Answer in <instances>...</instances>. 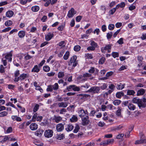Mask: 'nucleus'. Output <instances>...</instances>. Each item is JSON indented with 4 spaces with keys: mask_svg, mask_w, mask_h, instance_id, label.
Listing matches in <instances>:
<instances>
[{
    "mask_svg": "<svg viewBox=\"0 0 146 146\" xmlns=\"http://www.w3.org/2000/svg\"><path fill=\"white\" fill-rule=\"evenodd\" d=\"M70 53L69 51H67L66 52L63 56V58L65 60H67L69 56Z\"/></svg>",
    "mask_w": 146,
    "mask_h": 146,
    "instance_id": "nucleus-31",
    "label": "nucleus"
},
{
    "mask_svg": "<svg viewBox=\"0 0 146 146\" xmlns=\"http://www.w3.org/2000/svg\"><path fill=\"white\" fill-rule=\"evenodd\" d=\"M112 46V44H108L105 47H102L101 48V50L102 53H105L106 52V50H108V53H110L111 52V49Z\"/></svg>",
    "mask_w": 146,
    "mask_h": 146,
    "instance_id": "nucleus-4",
    "label": "nucleus"
},
{
    "mask_svg": "<svg viewBox=\"0 0 146 146\" xmlns=\"http://www.w3.org/2000/svg\"><path fill=\"white\" fill-rule=\"evenodd\" d=\"M30 128L32 130H35L38 128V125L35 123H32L30 125Z\"/></svg>",
    "mask_w": 146,
    "mask_h": 146,
    "instance_id": "nucleus-16",
    "label": "nucleus"
},
{
    "mask_svg": "<svg viewBox=\"0 0 146 146\" xmlns=\"http://www.w3.org/2000/svg\"><path fill=\"white\" fill-rule=\"evenodd\" d=\"M14 13L13 11L11 10H9L6 12V15L7 17L10 18L13 16Z\"/></svg>",
    "mask_w": 146,
    "mask_h": 146,
    "instance_id": "nucleus-17",
    "label": "nucleus"
},
{
    "mask_svg": "<svg viewBox=\"0 0 146 146\" xmlns=\"http://www.w3.org/2000/svg\"><path fill=\"white\" fill-rule=\"evenodd\" d=\"M107 108L110 110H112L115 109V108L112 104H110L107 106Z\"/></svg>",
    "mask_w": 146,
    "mask_h": 146,
    "instance_id": "nucleus-44",
    "label": "nucleus"
},
{
    "mask_svg": "<svg viewBox=\"0 0 146 146\" xmlns=\"http://www.w3.org/2000/svg\"><path fill=\"white\" fill-rule=\"evenodd\" d=\"M36 90L39 91L41 93L43 92V90L42 88L39 86H38L35 88Z\"/></svg>",
    "mask_w": 146,
    "mask_h": 146,
    "instance_id": "nucleus-62",
    "label": "nucleus"
},
{
    "mask_svg": "<svg viewBox=\"0 0 146 146\" xmlns=\"http://www.w3.org/2000/svg\"><path fill=\"white\" fill-rule=\"evenodd\" d=\"M105 59L104 57L101 58L99 61V63L101 64H103L105 61Z\"/></svg>",
    "mask_w": 146,
    "mask_h": 146,
    "instance_id": "nucleus-58",
    "label": "nucleus"
},
{
    "mask_svg": "<svg viewBox=\"0 0 146 146\" xmlns=\"http://www.w3.org/2000/svg\"><path fill=\"white\" fill-rule=\"evenodd\" d=\"M82 18V17L81 16H78L76 17V20L77 22H79Z\"/></svg>",
    "mask_w": 146,
    "mask_h": 146,
    "instance_id": "nucleus-63",
    "label": "nucleus"
},
{
    "mask_svg": "<svg viewBox=\"0 0 146 146\" xmlns=\"http://www.w3.org/2000/svg\"><path fill=\"white\" fill-rule=\"evenodd\" d=\"M80 129V127L78 124H76L74 129V130L73 132L74 133H77Z\"/></svg>",
    "mask_w": 146,
    "mask_h": 146,
    "instance_id": "nucleus-34",
    "label": "nucleus"
},
{
    "mask_svg": "<svg viewBox=\"0 0 146 146\" xmlns=\"http://www.w3.org/2000/svg\"><path fill=\"white\" fill-rule=\"evenodd\" d=\"M79 116L82 118L85 117L86 116H88V111L86 110H84L83 109H82L79 110L78 112Z\"/></svg>",
    "mask_w": 146,
    "mask_h": 146,
    "instance_id": "nucleus-3",
    "label": "nucleus"
},
{
    "mask_svg": "<svg viewBox=\"0 0 146 146\" xmlns=\"http://www.w3.org/2000/svg\"><path fill=\"white\" fill-rule=\"evenodd\" d=\"M51 86L53 90H57L59 88V86L57 83H55L54 85Z\"/></svg>",
    "mask_w": 146,
    "mask_h": 146,
    "instance_id": "nucleus-36",
    "label": "nucleus"
},
{
    "mask_svg": "<svg viewBox=\"0 0 146 146\" xmlns=\"http://www.w3.org/2000/svg\"><path fill=\"white\" fill-rule=\"evenodd\" d=\"M82 124L84 126H86L88 125L90 122L89 117L88 116H86L85 117L81 118Z\"/></svg>",
    "mask_w": 146,
    "mask_h": 146,
    "instance_id": "nucleus-5",
    "label": "nucleus"
},
{
    "mask_svg": "<svg viewBox=\"0 0 146 146\" xmlns=\"http://www.w3.org/2000/svg\"><path fill=\"white\" fill-rule=\"evenodd\" d=\"M55 74V73L54 72H50L48 73L47 74V75L48 76H49V77L53 76Z\"/></svg>",
    "mask_w": 146,
    "mask_h": 146,
    "instance_id": "nucleus-64",
    "label": "nucleus"
},
{
    "mask_svg": "<svg viewBox=\"0 0 146 146\" xmlns=\"http://www.w3.org/2000/svg\"><path fill=\"white\" fill-rule=\"evenodd\" d=\"M45 62V60H42L41 62L39 64L38 66L39 67V68L41 69V67L43 66V64Z\"/></svg>",
    "mask_w": 146,
    "mask_h": 146,
    "instance_id": "nucleus-61",
    "label": "nucleus"
},
{
    "mask_svg": "<svg viewBox=\"0 0 146 146\" xmlns=\"http://www.w3.org/2000/svg\"><path fill=\"white\" fill-rule=\"evenodd\" d=\"M66 89L68 92L70 91L71 89L74 91H79L80 90V88L74 85H71L67 87Z\"/></svg>",
    "mask_w": 146,
    "mask_h": 146,
    "instance_id": "nucleus-7",
    "label": "nucleus"
},
{
    "mask_svg": "<svg viewBox=\"0 0 146 146\" xmlns=\"http://www.w3.org/2000/svg\"><path fill=\"white\" fill-rule=\"evenodd\" d=\"M29 75L27 74L23 73L19 76L15 78L14 81L17 82L19 80H23L29 77Z\"/></svg>",
    "mask_w": 146,
    "mask_h": 146,
    "instance_id": "nucleus-2",
    "label": "nucleus"
},
{
    "mask_svg": "<svg viewBox=\"0 0 146 146\" xmlns=\"http://www.w3.org/2000/svg\"><path fill=\"white\" fill-rule=\"evenodd\" d=\"M138 105L139 108H145L146 105V104L142 101V99H140Z\"/></svg>",
    "mask_w": 146,
    "mask_h": 146,
    "instance_id": "nucleus-19",
    "label": "nucleus"
},
{
    "mask_svg": "<svg viewBox=\"0 0 146 146\" xmlns=\"http://www.w3.org/2000/svg\"><path fill=\"white\" fill-rule=\"evenodd\" d=\"M145 90L143 89H141L138 90L137 93V96L142 95L145 93Z\"/></svg>",
    "mask_w": 146,
    "mask_h": 146,
    "instance_id": "nucleus-25",
    "label": "nucleus"
},
{
    "mask_svg": "<svg viewBox=\"0 0 146 146\" xmlns=\"http://www.w3.org/2000/svg\"><path fill=\"white\" fill-rule=\"evenodd\" d=\"M81 47L79 45H76L74 47V50L76 51H78L80 49Z\"/></svg>",
    "mask_w": 146,
    "mask_h": 146,
    "instance_id": "nucleus-51",
    "label": "nucleus"
},
{
    "mask_svg": "<svg viewBox=\"0 0 146 146\" xmlns=\"http://www.w3.org/2000/svg\"><path fill=\"white\" fill-rule=\"evenodd\" d=\"M76 13V11H75L74 9L72 8L68 12L67 16L68 18L72 17Z\"/></svg>",
    "mask_w": 146,
    "mask_h": 146,
    "instance_id": "nucleus-9",
    "label": "nucleus"
},
{
    "mask_svg": "<svg viewBox=\"0 0 146 146\" xmlns=\"http://www.w3.org/2000/svg\"><path fill=\"white\" fill-rule=\"evenodd\" d=\"M112 33L111 32L108 33L107 34V37L108 39H110L112 36Z\"/></svg>",
    "mask_w": 146,
    "mask_h": 146,
    "instance_id": "nucleus-52",
    "label": "nucleus"
},
{
    "mask_svg": "<svg viewBox=\"0 0 146 146\" xmlns=\"http://www.w3.org/2000/svg\"><path fill=\"white\" fill-rule=\"evenodd\" d=\"M92 76V74L88 73H85L83 74V77L84 78H87L91 77Z\"/></svg>",
    "mask_w": 146,
    "mask_h": 146,
    "instance_id": "nucleus-40",
    "label": "nucleus"
},
{
    "mask_svg": "<svg viewBox=\"0 0 146 146\" xmlns=\"http://www.w3.org/2000/svg\"><path fill=\"white\" fill-rule=\"evenodd\" d=\"M53 90L51 85H49L48 86V88L46 89L47 91L52 92Z\"/></svg>",
    "mask_w": 146,
    "mask_h": 146,
    "instance_id": "nucleus-60",
    "label": "nucleus"
},
{
    "mask_svg": "<svg viewBox=\"0 0 146 146\" xmlns=\"http://www.w3.org/2000/svg\"><path fill=\"white\" fill-rule=\"evenodd\" d=\"M116 9L115 8L111 9L109 12V14L112 15L115 12Z\"/></svg>",
    "mask_w": 146,
    "mask_h": 146,
    "instance_id": "nucleus-48",
    "label": "nucleus"
},
{
    "mask_svg": "<svg viewBox=\"0 0 146 146\" xmlns=\"http://www.w3.org/2000/svg\"><path fill=\"white\" fill-rule=\"evenodd\" d=\"M111 54L113 57L114 58L118 57L119 56V53L117 52H113Z\"/></svg>",
    "mask_w": 146,
    "mask_h": 146,
    "instance_id": "nucleus-43",
    "label": "nucleus"
},
{
    "mask_svg": "<svg viewBox=\"0 0 146 146\" xmlns=\"http://www.w3.org/2000/svg\"><path fill=\"white\" fill-rule=\"evenodd\" d=\"M56 99H57L58 101L59 102L62 101L63 100V98L60 96L59 95L57 96L56 98Z\"/></svg>",
    "mask_w": 146,
    "mask_h": 146,
    "instance_id": "nucleus-59",
    "label": "nucleus"
},
{
    "mask_svg": "<svg viewBox=\"0 0 146 146\" xmlns=\"http://www.w3.org/2000/svg\"><path fill=\"white\" fill-rule=\"evenodd\" d=\"M140 99L137 98H134L132 100V102L133 103L138 104Z\"/></svg>",
    "mask_w": 146,
    "mask_h": 146,
    "instance_id": "nucleus-42",
    "label": "nucleus"
},
{
    "mask_svg": "<svg viewBox=\"0 0 146 146\" xmlns=\"http://www.w3.org/2000/svg\"><path fill=\"white\" fill-rule=\"evenodd\" d=\"M12 119L13 120L16 121H21V118L16 115H13L11 117Z\"/></svg>",
    "mask_w": 146,
    "mask_h": 146,
    "instance_id": "nucleus-23",
    "label": "nucleus"
},
{
    "mask_svg": "<svg viewBox=\"0 0 146 146\" xmlns=\"http://www.w3.org/2000/svg\"><path fill=\"white\" fill-rule=\"evenodd\" d=\"M43 69L44 71L47 72H49L50 69V67L48 66H44Z\"/></svg>",
    "mask_w": 146,
    "mask_h": 146,
    "instance_id": "nucleus-38",
    "label": "nucleus"
},
{
    "mask_svg": "<svg viewBox=\"0 0 146 146\" xmlns=\"http://www.w3.org/2000/svg\"><path fill=\"white\" fill-rule=\"evenodd\" d=\"M129 109L131 111L134 110L136 109V106L131 103H129L128 106Z\"/></svg>",
    "mask_w": 146,
    "mask_h": 146,
    "instance_id": "nucleus-20",
    "label": "nucleus"
},
{
    "mask_svg": "<svg viewBox=\"0 0 146 146\" xmlns=\"http://www.w3.org/2000/svg\"><path fill=\"white\" fill-rule=\"evenodd\" d=\"M64 129V125L61 123L58 124L56 126V129L58 131H61Z\"/></svg>",
    "mask_w": 146,
    "mask_h": 146,
    "instance_id": "nucleus-14",
    "label": "nucleus"
},
{
    "mask_svg": "<svg viewBox=\"0 0 146 146\" xmlns=\"http://www.w3.org/2000/svg\"><path fill=\"white\" fill-rule=\"evenodd\" d=\"M25 32L23 31H20L18 33V36L20 38H22L24 37L25 35Z\"/></svg>",
    "mask_w": 146,
    "mask_h": 146,
    "instance_id": "nucleus-21",
    "label": "nucleus"
},
{
    "mask_svg": "<svg viewBox=\"0 0 146 146\" xmlns=\"http://www.w3.org/2000/svg\"><path fill=\"white\" fill-rule=\"evenodd\" d=\"M39 9V7L38 6H33L31 8V10L34 12L38 11Z\"/></svg>",
    "mask_w": 146,
    "mask_h": 146,
    "instance_id": "nucleus-29",
    "label": "nucleus"
},
{
    "mask_svg": "<svg viewBox=\"0 0 146 146\" xmlns=\"http://www.w3.org/2000/svg\"><path fill=\"white\" fill-rule=\"evenodd\" d=\"M58 106L59 108H65L68 105V103L65 102H61L57 103Z\"/></svg>",
    "mask_w": 146,
    "mask_h": 146,
    "instance_id": "nucleus-12",
    "label": "nucleus"
},
{
    "mask_svg": "<svg viewBox=\"0 0 146 146\" xmlns=\"http://www.w3.org/2000/svg\"><path fill=\"white\" fill-rule=\"evenodd\" d=\"M78 120L77 117L75 115H73L72 117L70 119V121L73 122H76L78 121Z\"/></svg>",
    "mask_w": 146,
    "mask_h": 146,
    "instance_id": "nucleus-24",
    "label": "nucleus"
},
{
    "mask_svg": "<svg viewBox=\"0 0 146 146\" xmlns=\"http://www.w3.org/2000/svg\"><path fill=\"white\" fill-rule=\"evenodd\" d=\"M38 116V114L37 113H34L32 119V121L33 122H35Z\"/></svg>",
    "mask_w": 146,
    "mask_h": 146,
    "instance_id": "nucleus-39",
    "label": "nucleus"
},
{
    "mask_svg": "<svg viewBox=\"0 0 146 146\" xmlns=\"http://www.w3.org/2000/svg\"><path fill=\"white\" fill-rule=\"evenodd\" d=\"M11 29V27H9L3 30L2 31L3 32L5 33L9 31Z\"/></svg>",
    "mask_w": 146,
    "mask_h": 146,
    "instance_id": "nucleus-57",
    "label": "nucleus"
},
{
    "mask_svg": "<svg viewBox=\"0 0 146 146\" xmlns=\"http://www.w3.org/2000/svg\"><path fill=\"white\" fill-rule=\"evenodd\" d=\"M124 85L121 83H120L117 84V88L119 90H122L124 88Z\"/></svg>",
    "mask_w": 146,
    "mask_h": 146,
    "instance_id": "nucleus-37",
    "label": "nucleus"
},
{
    "mask_svg": "<svg viewBox=\"0 0 146 146\" xmlns=\"http://www.w3.org/2000/svg\"><path fill=\"white\" fill-rule=\"evenodd\" d=\"M64 76V72L62 71L59 72L58 74V77L59 78H63Z\"/></svg>",
    "mask_w": 146,
    "mask_h": 146,
    "instance_id": "nucleus-26",
    "label": "nucleus"
},
{
    "mask_svg": "<svg viewBox=\"0 0 146 146\" xmlns=\"http://www.w3.org/2000/svg\"><path fill=\"white\" fill-rule=\"evenodd\" d=\"M8 114V112L6 111H3L0 113V117H2L7 116Z\"/></svg>",
    "mask_w": 146,
    "mask_h": 146,
    "instance_id": "nucleus-30",
    "label": "nucleus"
},
{
    "mask_svg": "<svg viewBox=\"0 0 146 146\" xmlns=\"http://www.w3.org/2000/svg\"><path fill=\"white\" fill-rule=\"evenodd\" d=\"M39 106L38 104H36L35 105L33 110L34 112H35L38 110L39 108Z\"/></svg>",
    "mask_w": 146,
    "mask_h": 146,
    "instance_id": "nucleus-54",
    "label": "nucleus"
},
{
    "mask_svg": "<svg viewBox=\"0 0 146 146\" xmlns=\"http://www.w3.org/2000/svg\"><path fill=\"white\" fill-rule=\"evenodd\" d=\"M40 69L38 66V65H36L34 66V67L31 70V72L38 73L40 71Z\"/></svg>",
    "mask_w": 146,
    "mask_h": 146,
    "instance_id": "nucleus-15",
    "label": "nucleus"
},
{
    "mask_svg": "<svg viewBox=\"0 0 146 146\" xmlns=\"http://www.w3.org/2000/svg\"><path fill=\"white\" fill-rule=\"evenodd\" d=\"M107 86L108 85L106 84L105 83H104L103 84V85L101 86L100 88L102 90H104L106 89L107 88Z\"/></svg>",
    "mask_w": 146,
    "mask_h": 146,
    "instance_id": "nucleus-56",
    "label": "nucleus"
},
{
    "mask_svg": "<svg viewBox=\"0 0 146 146\" xmlns=\"http://www.w3.org/2000/svg\"><path fill=\"white\" fill-rule=\"evenodd\" d=\"M62 117L60 116L55 117L54 119L55 122L58 123L62 120Z\"/></svg>",
    "mask_w": 146,
    "mask_h": 146,
    "instance_id": "nucleus-46",
    "label": "nucleus"
},
{
    "mask_svg": "<svg viewBox=\"0 0 146 146\" xmlns=\"http://www.w3.org/2000/svg\"><path fill=\"white\" fill-rule=\"evenodd\" d=\"M43 131L42 129H38L35 132V135L38 137H41L42 135Z\"/></svg>",
    "mask_w": 146,
    "mask_h": 146,
    "instance_id": "nucleus-18",
    "label": "nucleus"
},
{
    "mask_svg": "<svg viewBox=\"0 0 146 146\" xmlns=\"http://www.w3.org/2000/svg\"><path fill=\"white\" fill-rule=\"evenodd\" d=\"M100 90V88L99 87L94 86L92 87L88 91L92 92L94 93H98Z\"/></svg>",
    "mask_w": 146,
    "mask_h": 146,
    "instance_id": "nucleus-6",
    "label": "nucleus"
},
{
    "mask_svg": "<svg viewBox=\"0 0 146 146\" xmlns=\"http://www.w3.org/2000/svg\"><path fill=\"white\" fill-rule=\"evenodd\" d=\"M56 137L58 139L61 140L62 139H63V138H64V135L63 134L58 135H57Z\"/></svg>",
    "mask_w": 146,
    "mask_h": 146,
    "instance_id": "nucleus-47",
    "label": "nucleus"
},
{
    "mask_svg": "<svg viewBox=\"0 0 146 146\" xmlns=\"http://www.w3.org/2000/svg\"><path fill=\"white\" fill-rule=\"evenodd\" d=\"M65 52V50H62L58 54V56L59 57H61L62 56L63 54Z\"/></svg>",
    "mask_w": 146,
    "mask_h": 146,
    "instance_id": "nucleus-53",
    "label": "nucleus"
},
{
    "mask_svg": "<svg viewBox=\"0 0 146 146\" xmlns=\"http://www.w3.org/2000/svg\"><path fill=\"white\" fill-rule=\"evenodd\" d=\"M53 131L51 130H46L44 133V135L45 137L47 138L51 137L53 135Z\"/></svg>",
    "mask_w": 146,
    "mask_h": 146,
    "instance_id": "nucleus-8",
    "label": "nucleus"
},
{
    "mask_svg": "<svg viewBox=\"0 0 146 146\" xmlns=\"http://www.w3.org/2000/svg\"><path fill=\"white\" fill-rule=\"evenodd\" d=\"M13 22L10 20L7 21L5 23V25L6 27L11 26Z\"/></svg>",
    "mask_w": 146,
    "mask_h": 146,
    "instance_id": "nucleus-28",
    "label": "nucleus"
},
{
    "mask_svg": "<svg viewBox=\"0 0 146 146\" xmlns=\"http://www.w3.org/2000/svg\"><path fill=\"white\" fill-rule=\"evenodd\" d=\"M124 93L122 92H117L116 94V97L118 98H120L121 97L123 96Z\"/></svg>",
    "mask_w": 146,
    "mask_h": 146,
    "instance_id": "nucleus-33",
    "label": "nucleus"
},
{
    "mask_svg": "<svg viewBox=\"0 0 146 146\" xmlns=\"http://www.w3.org/2000/svg\"><path fill=\"white\" fill-rule=\"evenodd\" d=\"M83 76L80 75L77 78L78 80L80 79H82V81H84L87 80H88L87 78H83Z\"/></svg>",
    "mask_w": 146,
    "mask_h": 146,
    "instance_id": "nucleus-49",
    "label": "nucleus"
},
{
    "mask_svg": "<svg viewBox=\"0 0 146 146\" xmlns=\"http://www.w3.org/2000/svg\"><path fill=\"white\" fill-rule=\"evenodd\" d=\"M121 103V101L119 100H114L113 102V104L115 106L119 105Z\"/></svg>",
    "mask_w": 146,
    "mask_h": 146,
    "instance_id": "nucleus-32",
    "label": "nucleus"
},
{
    "mask_svg": "<svg viewBox=\"0 0 146 146\" xmlns=\"http://www.w3.org/2000/svg\"><path fill=\"white\" fill-rule=\"evenodd\" d=\"M74 128V126L71 124H69L67 126V127L66 128V130L68 131H70Z\"/></svg>",
    "mask_w": 146,
    "mask_h": 146,
    "instance_id": "nucleus-27",
    "label": "nucleus"
},
{
    "mask_svg": "<svg viewBox=\"0 0 146 146\" xmlns=\"http://www.w3.org/2000/svg\"><path fill=\"white\" fill-rule=\"evenodd\" d=\"M88 72L90 74H94L96 75L98 74L99 70L94 67H91Z\"/></svg>",
    "mask_w": 146,
    "mask_h": 146,
    "instance_id": "nucleus-11",
    "label": "nucleus"
},
{
    "mask_svg": "<svg viewBox=\"0 0 146 146\" xmlns=\"http://www.w3.org/2000/svg\"><path fill=\"white\" fill-rule=\"evenodd\" d=\"M135 93V92L132 90H129L127 92V94L128 95H133Z\"/></svg>",
    "mask_w": 146,
    "mask_h": 146,
    "instance_id": "nucleus-35",
    "label": "nucleus"
},
{
    "mask_svg": "<svg viewBox=\"0 0 146 146\" xmlns=\"http://www.w3.org/2000/svg\"><path fill=\"white\" fill-rule=\"evenodd\" d=\"M146 142V140L145 139H141L140 140H137L136 141L135 144H139Z\"/></svg>",
    "mask_w": 146,
    "mask_h": 146,
    "instance_id": "nucleus-22",
    "label": "nucleus"
},
{
    "mask_svg": "<svg viewBox=\"0 0 146 146\" xmlns=\"http://www.w3.org/2000/svg\"><path fill=\"white\" fill-rule=\"evenodd\" d=\"M80 96H82V97L81 98V99H82L83 100H86V99H87L88 98L90 97V95L88 94H80Z\"/></svg>",
    "mask_w": 146,
    "mask_h": 146,
    "instance_id": "nucleus-41",
    "label": "nucleus"
},
{
    "mask_svg": "<svg viewBox=\"0 0 146 146\" xmlns=\"http://www.w3.org/2000/svg\"><path fill=\"white\" fill-rule=\"evenodd\" d=\"M53 33L49 32L45 35V39L47 41L50 40L53 37Z\"/></svg>",
    "mask_w": 146,
    "mask_h": 146,
    "instance_id": "nucleus-10",
    "label": "nucleus"
},
{
    "mask_svg": "<svg viewBox=\"0 0 146 146\" xmlns=\"http://www.w3.org/2000/svg\"><path fill=\"white\" fill-rule=\"evenodd\" d=\"M11 52L7 53L5 56V58L6 59L8 60L9 61V62H11L12 60V54L11 53Z\"/></svg>",
    "mask_w": 146,
    "mask_h": 146,
    "instance_id": "nucleus-13",
    "label": "nucleus"
},
{
    "mask_svg": "<svg viewBox=\"0 0 146 146\" xmlns=\"http://www.w3.org/2000/svg\"><path fill=\"white\" fill-rule=\"evenodd\" d=\"M115 27V26L114 24H110L109 25L108 28L109 30H113Z\"/></svg>",
    "mask_w": 146,
    "mask_h": 146,
    "instance_id": "nucleus-50",
    "label": "nucleus"
},
{
    "mask_svg": "<svg viewBox=\"0 0 146 146\" xmlns=\"http://www.w3.org/2000/svg\"><path fill=\"white\" fill-rule=\"evenodd\" d=\"M86 57L87 58L91 59L93 58L92 55L91 54L87 53L86 54Z\"/></svg>",
    "mask_w": 146,
    "mask_h": 146,
    "instance_id": "nucleus-55",
    "label": "nucleus"
},
{
    "mask_svg": "<svg viewBox=\"0 0 146 146\" xmlns=\"http://www.w3.org/2000/svg\"><path fill=\"white\" fill-rule=\"evenodd\" d=\"M76 58L77 57L75 56H73L71 58L68 64L70 68H71L72 69H74L77 66L78 63L76 61Z\"/></svg>",
    "mask_w": 146,
    "mask_h": 146,
    "instance_id": "nucleus-1",
    "label": "nucleus"
},
{
    "mask_svg": "<svg viewBox=\"0 0 146 146\" xmlns=\"http://www.w3.org/2000/svg\"><path fill=\"white\" fill-rule=\"evenodd\" d=\"M90 45L94 47L95 49L98 46L97 43L93 41H91Z\"/></svg>",
    "mask_w": 146,
    "mask_h": 146,
    "instance_id": "nucleus-45",
    "label": "nucleus"
}]
</instances>
